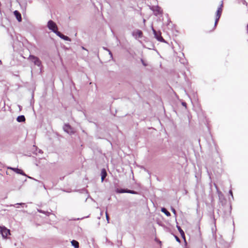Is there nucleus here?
<instances>
[{"instance_id": "nucleus-1", "label": "nucleus", "mask_w": 248, "mask_h": 248, "mask_svg": "<svg viewBox=\"0 0 248 248\" xmlns=\"http://www.w3.org/2000/svg\"><path fill=\"white\" fill-rule=\"evenodd\" d=\"M47 27L50 30L54 32L56 35L57 34V32H59L58 31V27L56 24L52 20H50L48 21Z\"/></svg>"}, {"instance_id": "nucleus-2", "label": "nucleus", "mask_w": 248, "mask_h": 248, "mask_svg": "<svg viewBox=\"0 0 248 248\" xmlns=\"http://www.w3.org/2000/svg\"><path fill=\"white\" fill-rule=\"evenodd\" d=\"M222 7H223V1H221V4H220V6L218 8L216 12L214 28H216V27L217 24V22L219 19V18L221 16V13L222 12Z\"/></svg>"}, {"instance_id": "nucleus-3", "label": "nucleus", "mask_w": 248, "mask_h": 248, "mask_svg": "<svg viewBox=\"0 0 248 248\" xmlns=\"http://www.w3.org/2000/svg\"><path fill=\"white\" fill-rule=\"evenodd\" d=\"M0 233L3 238H6L8 235L10 234V231L5 226H0Z\"/></svg>"}, {"instance_id": "nucleus-4", "label": "nucleus", "mask_w": 248, "mask_h": 248, "mask_svg": "<svg viewBox=\"0 0 248 248\" xmlns=\"http://www.w3.org/2000/svg\"><path fill=\"white\" fill-rule=\"evenodd\" d=\"M28 59L33 62L35 65L40 66L41 65V62L40 59L33 55H30L28 58Z\"/></svg>"}, {"instance_id": "nucleus-5", "label": "nucleus", "mask_w": 248, "mask_h": 248, "mask_svg": "<svg viewBox=\"0 0 248 248\" xmlns=\"http://www.w3.org/2000/svg\"><path fill=\"white\" fill-rule=\"evenodd\" d=\"M63 129L65 132L70 135L73 134L75 133L74 129L68 124H64Z\"/></svg>"}, {"instance_id": "nucleus-6", "label": "nucleus", "mask_w": 248, "mask_h": 248, "mask_svg": "<svg viewBox=\"0 0 248 248\" xmlns=\"http://www.w3.org/2000/svg\"><path fill=\"white\" fill-rule=\"evenodd\" d=\"M150 9L153 11L155 15L156 16L162 13V10L161 8L158 6H150Z\"/></svg>"}, {"instance_id": "nucleus-7", "label": "nucleus", "mask_w": 248, "mask_h": 248, "mask_svg": "<svg viewBox=\"0 0 248 248\" xmlns=\"http://www.w3.org/2000/svg\"><path fill=\"white\" fill-rule=\"evenodd\" d=\"M132 36L136 39H138V38H141L142 37V32L141 31L139 30V29H136V30H135L134 31H133L132 32Z\"/></svg>"}, {"instance_id": "nucleus-8", "label": "nucleus", "mask_w": 248, "mask_h": 248, "mask_svg": "<svg viewBox=\"0 0 248 248\" xmlns=\"http://www.w3.org/2000/svg\"><path fill=\"white\" fill-rule=\"evenodd\" d=\"M153 31L155 38L159 41L161 42H165V40L162 38L160 32H156L155 30L153 28Z\"/></svg>"}, {"instance_id": "nucleus-9", "label": "nucleus", "mask_w": 248, "mask_h": 248, "mask_svg": "<svg viewBox=\"0 0 248 248\" xmlns=\"http://www.w3.org/2000/svg\"><path fill=\"white\" fill-rule=\"evenodd\" d=\"M116 192L118 193H131L133 194H137L138 193L136 191L128 190V189H117L116 190Z\"/></svg>"}, {"instance_id": "nucleus-10", "label": "nucleus", "mask_w": 248, "mask_h": 248, "mask_svg": "<svg viewBox=\"0 0 248 248\" xmlns=\"http://www.w3.org/2000/svg\"><path fill=\"white\" fill-rule=\"evenodd\" d=\"M7 169L14 171L16 173L20 174L24 176H26V174L22 170L19 169L18 168L8 167Z\"/></svg>"}, {"instance_id": "nucleus-11", "label": "nucleus", "mask_w": 248, "mask_h": 248, "mask_svg": "<svg viewBox=\"0 0 248 248\" xmlns=\"http://www.w3.org/2000/svg\"><path fill=\"white\" fill-rule=\"evenodd\" d=\"M57 35L65 41H71V39L69 37L64 35L60 32H58Z\"/></svg>"}, {"instance_id": "nucleus-12", "label": "nucleus", "mask_w": 248, "mask_h": 248, "mask_svg": "<svg viewBox=\"0 0 248 248\" xmlns=\"http://www.w3.org/2000/svg\"><path fill=\"white\" fill-rule=\"evenodd\" d=\"M14 15L16 17L17 20L19 22H20L22 20V17H21V15L19 13V12H18L17 11H14Z\"/></svg>"}, {"instance_id": "nucleus-13", "label": "nucleus", "mask_w": 248, "mask_h": 248, "mask_svg": "<svg viewBox=\"0 0 248 248\" xmlns=\"http://www.w3.org/2000/svg\"><path fill=\"white\" fill-rule=\"evenodd\" d=\"M72 245L75 248H79V244L78 242L76 240H72L71 241Z\"/></svg>"}, {"instance_id": "nucleus-14", "label": "nucleus", "mask_w": 248, "mask_h": 248, "mask_svg": "<svg viewBox=\"0 0 248 248\" xmlns=\"http://www.w3.org/2000/svg\"><path fill=\"white\" fill-rule=\"evenodd\" d=\"M16 120H17V121L18 122H23L25 121V118L24 116L21 115V116H18Z\"/></svg>"}, {"instance_id": "nucleus-15", "label": "nucleus", "mask_w": 248, "mask_h": 248, "mask_svg": "<svg viewBox=\"0 0 248 248\" xmlns=\"http://www.w3.org/2000/svg\"><path fill=\"white\" fill-rule=\"evenodd\" d=\"M106 176H107V173L106 172V170L104 169L102 170V171H101V179H102V181H103L104 180V179L106 177Z\"/></svg>"}, {"instance_id": "nucleus-16", "label": "nucleus", "mask_w": 248, "mask_h": 248, "mask_svg": "<svg viewBox=\"0 0 248 248\" xmlns=\"http://www.w3.org/2000/svg\"><path fill=\"white\" fill-rule=\"evenodd\" d=\"M161 211L164 213L167 216L169 217L170 216V214L167 209L165 208H162Z\"/></svg>"}, {"instance_id": "nucleus-17", "label": "nucleus", "mask_w": 248, "mask_h": 248, "mask_svg": "<svg viewBox=\"0 0 248 248\" xmlns=\"http://www.w3.org/2000/svg\"><path fill=\"white\" fill-rule=\"evenodd\" d=\"M37 211L39 213L45 214L46 216H49V214H50L49 212H45V211H43L42 210H40V209H38Z\"/></svg>"}, {"instance_id": "nucleus-18", "label": "nucleus", "mask_w": 248, "mask_h": 248, "mask_svg": "<svg viewBox=\"0 0 248 248\" xmlns=\"http://www.w3.org/2000/svg\"><path fill=\"white\" fill-rule=\"evenodd\" d=\"M177 228H178V229L179 231V232H180L181 234L183 236V235H184V232H183V231L181 229V228L180 227H178L177 226Z\"/></svg>"}, {"instance_id": "nucleus-19", "label": "nucleus", "mask_w": 248, "mask_h": 248, "mask_svg": "<svg viewBox=\"0 0 248 248\" xmlns=\"http://www.w3.org/2000/svg\"><path fill=\"white\" fill-rule=\"evenodd\" d=\"M104 49L107 51H108V53H109V55H110V58H112V53L111 52V51L108 49V48H106V47H104Z\"/></svg>"}, {"instance_id": "nucleus-20", "label": "nucleus", "mask_w": 248, "mask_h": 248, "mask_svg": "<svg viewBox=\"0 0 248 248\" xmlns=\"http://www.w3.org/2000/svg\"><path fill=\"white\" fill-rule=\"evenodd\" d=\"M106 219L107 220L108 223H109V217H108V214L107 212H106Z\"/></svg>"}, {"instance_id": "nucleus-21", "label": "nucleus", "mask_w": 248, "mask_h": 248, "mask_svg": "<svg viewBox=\"0 0 248 248\" xmlns=\"http://www.w3.org/2000/svg\"><path fill=\"white\" fill-rule=\"evenodd\" d=\"M22 204H24V203H16V204L14 205L13 206H15V207H18L17 206H16V205H22Z\"/></svg>"}, {"instance_id": "nucleus-22", "label": "nucleus", "mask_w": 248, "mask_h": 248, "mask_svg": "<svg viewBox=\"0 0 248 248\" xmlns=\"http://www.w3.org/2000/svg\"><path fill=\"white\" fill-rule=\"evenodd\" d=\"M171 211H172V212L173 213V214L174 215H176V211H175V210L174 208H171Z\"/></svg>"}, {"instance_id": "nucleus-23", "label": "nucleus", "mask_w": 248, "mask_h": 248, "mask_svg": "<svg viewBox=\"0 0 248 248\" xmlns=\"http://www.w3.org/2000/svg\"><path fill=\"white\" fill-rule=\"evenodd\" d=\"M243 3L247 5V2L245 0H242Z\"/></svg>"}, {"instance_id": "nucleus-24", "label": "nucleus", "mask_w": 248, "mask_h": 248, "mask_svg": "<svg viewBox=\"0 0 248 248\" xmlns=\"http://www.w3.org/2000/svg\"><path fill=\"white\" fill-rule=\"evenodd\" d=\"M229 193L230 194H231V195L232 196V197L233 198V195H232V191L231 190H230L229 191Z\"/></svg>"}, {"instance_id": "nucleus-25", "label": "nucleus", "mask_w": 248, "mask_h": 248, "mask_svg": "<svg viewBox=\"0 0 248 248\" xmlns=\"http://www.w3.org/2000/svg\"><path fill=\"white\" fill-rule=\"evenodd\" d=\"M141 62H142V64H143L144 66H146V65H147V64H146V63H144V62H143V60H142V59H141Z\"/></svg>"}, {"instance_id": "nucleus-26", "label": "nucleus", "mask_w": 248, "mask_h": 248, "mask_svg": "<svg viewBox=\"0 0 248 248\" xmlns=\"http://www.w3.org/2000/svg\"><path fill=\"white\" fill-rule=\"evenodd\" d=\"M182 105H183V106H185V107H186V103H185V102H183V103H182Z\"/></svg>"}, {"instance_id": "nucleus-27", "label": "nucleus", "mask_w": 248, "mask_h": 248, "mask_svg": "<svg viewBox=\"0 0 248 248\" xmlns=\"http://www.w3.org/2000/svg\"><path fill=\"white\" fill-rule=\"evenodd\" d=\"M82 49H84V50H86L87 51H88L83 46H82Z\"/></svg>"}, {"instance_id": "nucleus-28", "label": "nucleus", "mask_w": 248, "mask_h": 248, "mask_svg": "<svg viewBox=\"0 0 248 248\" xmlns=\"http://www.w3.org/2000/svg\"><path fill=\"white\" fill-rule=\"evenodd\" d=\"M247 32L248 33V23L247 27Z\"/></svg>"}, {"instance_id": "nucleus-29", "label": "nucleus", "mask_w": 248, "mask_h": 248, "mask_svg": "<svg viewBox=\"0 0 248 248\" xmlns=\"http://www.w3.org/2000/svg\"><path fill=\"white\" fill-rule=\"evenodd\" d=\"M176 240H177V241H179V238H177V237L176 238Z\"/></svg>"}, {"instance_id": "nucleus-30", "label": "nucleus", "mask_w": 248, "mask_h": 248, "mask_svg": "<svg viewBox=\"0 0 248 248\" xmlns=\"http://www.w3.org/2000/svg\"><path fill=\"white\" fill-rule=\"evenodd\" d=\"M143 22L145 23V19H143Z\"/></svg>"}, {"instance_id": "nucleus-31", "label": "nucleus", "mask_w": 248, "mask_h": 248, "mask_svg": "<svg viewBox=\"0 0 248 248\" xmlns=\"http://www.w3.org/2000/svg\"><path fill=\"white\" fill-rule=\"evenodd\" d=\"M28 178H30V179H31L32 178L30 177V176H28Z\"/></svg>"}, {"instance_id": "nucleus-32", "label": "nucleus", "mask_w": 248, "mask_h": 248, "mask_svg": "<svg viewBox=\"0 0 248 248\" xmlns=\"http://www.w3.org/2000/svg\"><path fill=\"white\" fill-rule=\"evenodd\" d=\"M1 61H0V63H1Z\"/></svg>"}]
</instances>
